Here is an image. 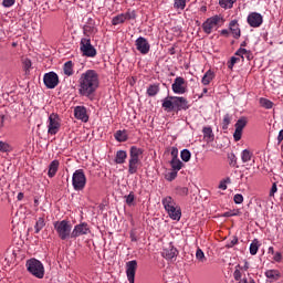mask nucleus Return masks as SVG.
Returning <instances> with one entry per match:
<instances>
[{
	"label": "nucleus",
	"mask_w": 283,
	"mask_h": 283,
	"mask_svg": "<svg viewBox=\"0 0 283 283\" xmlns=\"http://www.w3.org/2000/svg\"><path fill=\"white\" fill-rule=\"evenodd\" d=\"M247 117H241L237 120L234 127L235 130L233 133V138L235 143L242 140V132L244 130V127H247Z\"/></svg>",
	"instance_id": "nucleus-11"
},
{
	"label": "nucleus",
	"mask_w": 283,
	"mask_h": 283,
	"mask_svg": "<svg viewBox=\"0 0 283 283\" xmlns=\"http://www.w3.org/2000/svg\"><path fill=\"white\" fill-rule=\"evenodd\" d=\"M179 195L180 196H188L189 195V188H187V187L179 188Z\"/></svg>",
	"instance_id": "nucleus-50"
},
{
	"label": "nucleus",
	"mask_w": 283,
	"mask_h": 283,
	"mask_svg": "<svg viewBox=\"0 0 283 283\" xmlns=\"http://www.w3.org/2000/svg\"><path fill=\"white\" fill-rule=\"evenodd\" d=\"M233 200L235 205H242V202H244V197L241 193H237L234 195Z\"/></svg>",
	"instance_id": "nucleus-45"
},
{
	"label": "nucleus",
	"mask_w": 283,
	"mask_h": 283,
	"mask_svg": "<svg viewBox=\"0 0 283 283\" xmlns=\"http://www.w3.org/2000/svg\"><path fill=\"white\" fill-rule=\"evenodd\" d=\"M115 139L118 143H125L127 140V133L125 130H117L115 134Z\"/></svg>",
	"instance_id": "nucleus-34"
},
{
	"label": "nucleus",
	"mask_w": 283,
	"mask_h": 283,
	"mask_svg": "<svg viewBox=\"0 0 283 283\" xmlns=\"http://www.w3.org/2000/svg\"><path fill=\"white\" fill-rule=\"evenodd\" d=\"M140 156H143V148L136 146L130 147L128 160V174L134 175L138 172L140 165Z\"/></svg>",
	"instance_id": "nucleus-3"
},
{
	"label": "nucleus",
	"mask_w": 283,
	"mask_h": 283,
	"mask_svg": "<svg viewBox=\"0 0 283 283\" xmlns=\"http://www.w3.org/2000/svg\"><path fill=\"white\" fill-rule=\"evenodd\" d=\"M274 262H282V253L276 252L273 258Z\"/></svg>",
	"instance_id": "nucleus-52"
},
{
	"label": "nucleus",
	"mask_w": 283,
	"mask_h": 283,
	"mask_svg": "<svg viewBox=\"0 0 283 283\" xmlns=\"http://www.w3.org/2000/svg\"><path fill=\"white\" fill-rule=\"evenodd\" d=\"M43 82L48 90H54L59 85V75L55 72L44 74Z\"/></svg>",
	"instance_id": "nucleus-10"
},
{
	"label": "nucleus",
	"mask_w": 283,
	"mask_h": 283,
	"mask_svg": "<svg viewBox=\"0 0 283 283\" xmlns=\"http://www.w3.org/2000/svg\"><path fill=\"white\" fill-rule=\"evenodd\" d=\"M220 23H224V19L221 15H213L202 23V30L206 34H211L213 30H218Z\"/></svg>",
	"instance_id": "nucleus-7"
},
{
	"label": "nucleus",
	"mask_w": 283,
	"mask_h": 283,
	"mask_svg": "<svg viewBox=\"0 0 283 283\" xmlns=\"http://www.w3.org/2000/svg\"><path fill=\"white\" fill-rule=\"evenodd\" d=\"M181 160H184V163H189V160H191V151H189V149H184L181 150Z\"/></svg>",
	"instance_id": "nucleus-38"
},
{
	"label": "nucleus",
	"mask_w": 283,
	"mask_h": 283,
	"mask_svg": "<svg viewBox=\"0 0 283 283\" xmlns=\"http://www.w3.org/2000/svg\"><path fill=\"white\" fill-rule=\"evenodd\" d=\"M45 227V219L43 217H40L34 226L35 233H40L43 228Z\"/></svg>",
	"instance_id": "nucleus-31"
},
{
	"label": "nucleus",
	"mask_w": 283,
	"mask_h": 283,
	"mask_svg": "<svg viewBox=\"0 0 283 283\" xmlns=\"http://www.w3.org/2000/svg\"><path fill=\"white\" fill-rule=\"evenodd\" d=\"M219 189H222L223 191H226V189H227V181H220Z\"/></svg>",
	"instance_id": "nucleus-54"
},
{
	"label": "nucleus",
	"mask_w": 283,
	"mask_h": 283,
	"mask_svg": "<svg viewBox=\"0 0 283 283\" xmlns=\"http://www.w3.org/2000/svg\"><path fill=\"white\" fill-rule=\"evenodd\" d=\"M161 107L165 112H182L189 109V101L185 97L168 96L164 98Z\"/></svg>",
	"instance_id": "nucleus-2"
},
{
	"label": "nucleus",
	"mask_w": 283,
	"mask_h": 283,
	"mask_svg": "<svg viewBox=\"0 0 283 283\" xmlns=\"http://www.w3.org/2000/svg\"><path fill=\"white\" fill-rule=\"evenodd\" d=\"M221 36H229V30L223 29L220 31Z\"/></svg>",
	"instance_id": "nucleus-55"
},
{
	"label": "nucleus",
	"mask_w": 283,
	"mask_h": 283,
	"mask_svg": "<svg viewBox=\"0 0 283 283\" xmlns=\"http://www.w3.org/2000/svg\"><path fill=\"white\" fill-rule=\"evenodd\" d=\"M90 233V226L87 223L76 224L71 232V238H81V235H87Z\"/></svg>",
	"instance_id": "nucleus-17"
},
{
	"label": "nucleus",
	"mask_w": 283,
	"mask_h": 283,
	"mask_svg": "<svg viewBox=\"0 0 283 283\" xmlns=\"http://www.w3.org/2000/svg\"><path fill=\"white\" fill-rule=\"evenodd\" d=\"M72 185L75 191H83V189H85V185H87V177H85V171L83 169L74 171Z\"/></svg>",
	"instance_id": "nucleus-6"
},
{
	"label": "nucleus",
	"mask_w": 283,
	"mask_h": 283,
	"mask_svg": "<svg viewBox=\"0 0 283 283\" xmlns=\"http://www.w3.org/2000/svg\"><path fill=\"white\" fill-rule=\"evenodd\" d=\"M135 45L138 52H140V54H149V50H151V45H149V42L147 41V39L143 36H139L135 41Z\"/></svg>",
	"instance_id": "nucleus-16"
},
{
	"label": "nucleus",
	"mask_w": 283,
	"mask_h": 283,
	"mask_svg": "<svg viewBox=\"0 0 283 283\" xmlns=\"http://www.w3.org/2000/svg\"><path fill=\"white\" fill-rule=\"evenodd\" d=\"M171 156H172V158H178V148H176V147L171 148Z\"/></svg>",
	"instance_id": "nucleus-53"
},
{
	"label": "nucleus",
	"mask_w": 283,
	"mask_h": 283,
	"mask_svg": "<svg viewBox=\"0 0 283 283\" xmlns=\"http://www.w3.org/2000/svg\"><path fill=\"white\" fill-rule=\"evenodd\" d=\"M23 198H24L23 192H19V193H18V200H23Z\"/></svg>",
	"instance_id": "nucleus-57"
},
{
	"label": "nucleus",
	"mask_w": 283,
	"mask_h": 283,
	"mask_svg": "<svg viewBox=\"0 0 283 283\" xmlns=\"http://www.w3.org/2000/svg\"><path fill=\"white\" fill-rule=\"evenodd\" d=\"M59 160H53L51 161V164L49 165V171H48V176L49 178H54L56 176V171H59Z\"/></svg>",
	"instance_id": "nucleus-26"
},
{
	"label": "nucleus",
	"mask_w": 283,
	"mask_h": 283,
	"mask_svg": "<svg viewBox=\"0 0 283 283\" xmlns=\"http://www.w3.org/2000/svg\"><path fill=\"white\" fill-rule=\"evenodd\" d=\"M231 216H240L239 210H237L235 212H232Z\"/></svg>",
	"instance_id": "nucleus-62"
},
{
	"label": "nucleus",
	"mask_w": 283,
	"mask_h": 283,
	"mask_svg": "<svg viewBox=\"0 0 283 283\" xmlns=\"http://www.w3.org/2000/svg\"><path fill=\"white\" fill-rule=\"evenodd\" d=\"M174 7L177 10H185V8L187 7V0H176Z\"/></svg>",
	"instance_id": "nucleus-41"
},
{
	"label": "nucleus",
	"mask_w": 283,
	"mask_h": 283,
	"mask_svg": "<svg viewBox=\"0 0 283 283\" xmlns=\"http://www.w3.org/2000/svg\"><path fill=\"white\" fill-rule=\"evenodd\" d=\"M275 193H277V184H273L272 188L270 190V196L271 197L275 196Z\"/></svg>",
	"instance_id": "nucleus-51"
},
{
	"label": "nucleus",
	"mask_w": 283,
	"mask_h": 283,
	"mask_svg": "<svg viewBox=\"0 0 283 283\" xmlns=\"http://www.w3.org/2000/svg\"><path fill=\"white\" fill-rule=\"evenodd\" d=\"M240 61V57L232 56L231 60L228 62L229 70H233V65H235Z\"/></svg>",
	"instance_id": "nucleus-47"
},
{
	"label": "nucleus",
	"mask_w": 283,
	"mask_h": 283,
	"mask_svg": "<svg viewBox=\"0 0 283 283\" xmlns=\"http://www.w3.org/2000/svg\"><path fill=\"white\" fill-rule=\"evenodd\" d=\"M74 116L77 120H83V123H87V120H90L85 106H76L74 108Z\"/></svg>",
	"instance_id": "nucleus-18"
},
{
	"label": "nucleus",
	"mask_w": 283,
	"mask_h": 283,
	"mask_svg": "<svg viewBox=\"0 0 283 283\" xmlns=\"http://www.w3.org/2000/svg\"><path fill=\"white\" fill-rule=\"evenodd\" d=\"M161 255L166 260H174V258L178 255V249L174 248V245L169 243V245L163 250Z\"/></svg>",
	"instance_id": "nucleus-19"
},
{
	"label": "nucleus",
	"mask_w": 283,
	"mask_h": 283,
	"mask_svg": "<svg viewBox=\"0 0 283 283\" xmlns=\"http://www.w3.org/2000/svg\"><path fill=\"white\" fill-rule=\"evenodd\" d=\"M265 277H268V280H271L272 282H277V280L282 277V274L277 270H268L265 271Z\"/></svg>",
	"instance_id": "nucleus-24"
},
{
	"label": "nucleus",
	"mask_w": 283,
	"mask_h": 283,
	"mask_svg": "<svg viewBox=\"0 0 283 283\" xmlns=\"http://www.w3.org/2000/svg\"><path fill=\"white\" fill-rule=\"evenodd\" d=\"M229 125H231V115L226 114L222 120V129H229Z\"/></svg>",
	"instance_id": "nucleus-40"
},
{
	"label": "nucleus",
	"mask_w": 283,
	"mask_h": 283,
	"mask_svg": "<svg viewBox=\"0 0 283 283\" xmlns=\"http://www.w3.org/2000/svg\"><path fill=\"white\" fill-rule=\"evenodd\" d=\"M80 50L84 56L94 59L96 56V49L92 45V40L83 38L80 43Z\"/></svg>",
	"instance_id": "nucleus-8"
},
{
	"label": "nucleus",
	"mask_w": 283,
	"mask_h": 283,
	"mask_svg": "<svg viewBox=\"0 0 283 283\" xmlns=\"http://www.w3.org/2000/svg\"><path fill=\"white\" fill-rule=\"evenodd\" d=\"M239 283H249V280H248L247 277L240 279V280H239Z\"/></svg>",
	"instance_id": "nucleus-58"
},
{
	"label": "nucleus",
	"mask_w": 283,
	"mask_h": 283,
	"mask_svg": "<svg viewBox=\"0 0 283 283\" xmlns=\"http://www.w3.org/2000/svg\"><path fill=\"white\" fill-rule=\"evenodd\" d=\"M63 72L65 76H73L74 75V63L72 61H67L63 65Z\"/></svg>",
	"instance_id": "nucleus-28"
},
{
	"label": "nucleus",
	"mask_w": 283,
	"mask_h": 283,
	"mask_svg": "<svg viewBox=\"0 0 283 283\" xmlns=\"http://www.w3.org/2000/svg\"><path fill=\"white\" fill-rule=\"evenodd\" d=\"M27 271L33 275V277H38V280H43L45 277V266L43 263L36 259H30L27 261Z\"/></svg>",
	"instance_id": "nucleus-4"
},
{
	"label": "nucleus",
	"mask_w": 283,
	"mask_h": 283,
	"mask_svg": "<svg viewBox=\"0 0 283 283\" xmlns=\"http://www.w3.org/2000/svg\"><path fill=\"white\" fill-rule=\"evenodd\" d=\"M253 158V153L249 149H244L241 154V160L242 163H249Z\"/></svg>",
	"instance_id": "nucleus-35"
},
{
	"label": "nucleus",
	"mask_w": 283,
	"mask_h": 283,
	"mask_svg": "<svg viewBox=\"0 0 283 283\" xmlns=\"http://www.w3.org/2000/svg\"><path fill=\"white\" fill-rule=\"evenodd\" d=\"M130 19H136L135 11H127L126 13H120L112 19V25H120L126 21H130Z\"/></svg>",
	"instance_id": "nucleus-12"
},
{
	"label": "nucleus",
	"mask_w": 283,
	"mask_h": 283,
	"mask_svg": "<svg viewBox=\"0 0 283 283\" xmlns=\"http://www.w3.org/2000/svg\"><path fill=\"white\" fill-rule=\"evenodd\" d=\"M259 249H260V243H259L258 239H254L252 241V243L250 244V253H251V255H256Z\"/></svg>",
	"instance_id": "nucleus-36"
},
{
	"label": "nucleus",
	"mask_w": 283,
	"mask_h": 283,
	"mask_svg": "<svg viewBox=\"0 0 283 283\" xmlns=\"http://www.w3.org/2000/svg\"><path fill=\"white\" fill-rule=\"evenodd\" d=\"M259 103H260L261 107H264V109H273V102H271L268 98L261 97L259 99Z\"/></svg>",
	"instance_id": "nucleus-33"
},
{
	"label": "nucleus",
	"mask_w": 283,
	"mask_h": 283,
	"mask_svg": "<svg viewBox=\"0 0 283 283\" xmlns=\"http://www.w3.org/2000/svg\"><path fill=\"white\" fill-rule=\"evenodd\" d=\"M247 21L250 28H260V25H262V23L264 22V18L258 12H251L248 15Z\"/></svg>",
	"instance_id": "nucleus-15"
},
{
	"label": "nucleus",
	"mask_w": 283,
	"mask_h": 283,
	"mask_svg": "<svg viewBox=\"0 0 283 283\" xmlns=\"http://www.w3.org/2000/svg\"><path fill=\"white\" fill-rule=\"evenodd\" d=\"M137 269H138V262L136 260H133L126 263V275L129 283L135 282Z\"/></svg>",
	"instance_id": "nucleus-13"
},
{
	"label": "nucleus",
	"mask_w": 283,
	"mask_h": 283,
	"mask_svg": "<svg viewBox=\"0 0 283 283\" xmlns=\"http://www.w3.org/2000/svg\"><path fill=\"white\" fill-rule=\"evenodd\" d=\"M170 165L174 171H180L182 169V161L178 158H172Z\"/></svg>",
	"instance_id": "nucleus-32"
},
{
	"label": "nucleus",
	"mask_w": 283,
	"mask_h": 283,
	"mask_svg": "<svg viewBox=\"0 0 283 283\" xmlns=\"http://www.w3.org/2000/svg\"><path fill=\"white\" fill-rule=\"evenodd\" d=\"M6 120V115H1V127H3V122Z\"/></svg>",
	"instance_id": "nucleus-61"
},
{
	"label": "nucleus",
	"mask_w": 283,
	"mask_h": 283,
	"mask_svg": "<svg viewBox=\"0 0 283 283\" xmlns=\"http://www.w3.org/2000/svg\"><path fill=\"white\" fill-rule=\"evenodd\" d=\"M172 92L175 94H186L187 92V81H185V77H176L175 82L171 85Z\"/></svg>",
	"instance_id": "nucleus-14"
},
{
	"label": "nucleus",
	"mask_w": 283,
	"mask_h": 283,
	"mask_svg": "<svg viewBox=\"0 0 283 283\" xmlns=\"http://www.w3.org/2000/svg\"><path fill=\"white\" fill-rule=\"evenodd\" d=\"M178 178V170H172L166 175V180L171 182V180H176Z\"/></svg>",
	"instance_id": "nucleus-43"
},
{
	"label": "nucleus",
	"mask_w": 283,
	"mask_h": 283,
	"mask_svg": "<svg viewBox=\"0 0 283 283\" xmlns=\"http://www.w3.org/2000/svg\"><path fill=\"white\" fill-rule=\"evenodd\" d=\"M233 277L235 282H240V280H242V272H240V270L237 269L233 273Z\"/></svg>",
	"instance_id": "nucleus-49"
},
{
	"label": "nucleus",
	"mask_w": 283,
	"mask_h": 283,
	"mask_svg": "<svg viewBox=\"0 0 283 283\" xmlns=\"http://www.w3.org/2000/svg\"><path fill=\"white\" fill-rule=\"evenodd\" d=\"M125 199H126V205H128V207H132V205H134V200H136L134 191H130L128 196H125Z\"/></svg>",
	"instance_id": "nucleus-42"
},
{
	"label": "nucleus",
	"mask_w": 283,
	"mask_h": 283,
	"mask_svg": "<svg viewBox=\"0 0 283 283\" xmlns=\"http://www.w3.org/2000/svg\"><path fill=\"white\" fill-rule=\"evenodd\" d=\"M101 82L98 80V73L95 70H87L82 73L78 80V94L86 98H92L96 94Z\"/></svg>",
	"instance_id": "nucleus-1"
},
{
	"label": "nucleus",
	"mask_w": 283,
	"mask_h": 283,
	"mask_svg": "<svg viewBox=\"0 0 283 283\" xmlns=\"http://www.w3.org/2000/svg\"><path fill=\"white\" fill-rule=\"evenodd\" d=\"M158 92H160V87L156 84H153L147 88L148 96H156Z\"/></svg>",
	"instance_id": "nucleus-37"
},
{
	"label": "nucleus",
	"mask_w": 283,
	"mask_h": 283,
	"mask_svg": "<svg viewBox=\"0 0 283 283\" xmlns=\"http://www.w3.org/2000/svg\"><path fill=\"white\" fill-rule=\"evenodd\" d=\"M31 67H32V61L30 59H24L23 69L25 70V72H29Z\"/></svg>",
	"instance_id": "nucleus-46"
},
{
	"label": "nucleus",
	"mask_w": 283,
	"mask_h": 283,
	"mask_svg": "<svg viewBox=\"0 0 283 283\" xmlns=\"http://www.w3.org/2000/svg\"><path fill=\"white\" fill-rule=\"evenodd\" d=\"M237 56H241L242 61H244V59H247L248 61H252L253 60V53H251V51H248L247 49H239L235 52Z\"/></svg>",
	"instance_id": "nucleus-25"
},
{
	"label": "nucleus",
	"mask_w": 283,
	"mask_h": 283,
	"mask_svg": "<svg viewBox=\"0 0 283 283\" xmlns=\"http://www.w3.org/2000/svg\"><path fill=\"white\" fill-rule=\"evenodd\" d=\"M238 0H219L220 8H223L224 10H231L233 8V3H235Z\"/></svg>",
	"instance_id": "nucleus-30"
},
{
	"label": "nucleus",
	"mask_w": 283,
	"mask_h": 283,
	"mask_svg": "<svg viewBox=\"0 0 283 283\" xmlns=\"http://www.w3.org/2000/svg\"><path fill=\"white\" fill-rule=\"evenodd\" d=\"M15 2L17 0H3L2 6L3 8H12V6H14Z\"/></svg>",
	"instance_id": "nucleus-48"
},
{
	"label": "nucleus",
	"mask_w": 283,
	"mask_h": 283,
	"mask_svg": "<svg viewBox=\"0 0 283 283\" xmlns=\"http://www.w3.org/2000/svg\"><path fill=\"white\" fill-rule=\"evenodd\" d=\"M169 218H171V220H180V218L182 217V211L180 210V207H178V205L172 206V208L166 210Z\"/></svg>",
	"instance_id": "nucleus-21"
},
{
	"label": "nucleus",
	"mask_w": 283,
	"mask_h": 283,
	"mask_svg": "<svg viewBox=\"0 0 283 283\" xmlns=\"http://www.w3.org/2000/svg\"><path fill=\"white\" fill-rule=\"evenodd\" d=\"M243 269L244 271H249V262L245 261Z\"/></svg>",
	"instance_id": "nucleus-60"
},
{
	"label": "nucleus",
	"mask_w": 283,
	"mask_h": 283,
	"mask_svg": "<svg viewBox=\"0 0 283 283\" xmlns=\"http://www.w3.org/2000/svg\"><path fill=\"white\" fill-rule=\"evenodd\" d=\"M196 259L199 262H207V256H205V252L202 251V249H200V248L197 249Z\"/></svg>",
	"instance_id": "nucleus-39"
},
{
	"label": "nucleus",
	"mask_w": 283,
	"mask_h": 283,
	"mask_svg": "<svg viewBox=\"0 0 283 283\" xmlns=\"http://www.w3.org/2000/svg\"><path fill=\"white\" fill-rule=\"evenodd\" d=\"M125 160H127V151L118 150L115 157L116 165H124Z\"/></svg>",
	"instance_id": "nucleus-29"
},
{
	"label": "nucleus",
	"mask_w": 283,
	"mask_h": 283,
	"mask_svg": "<svg viewBox=\"0 0 283 283\" xmlns=\"http://www.w3.org/2000/svg\"><path fill=\"white\" fill-rule=\"evenodd\" d=\"M229 30L233 39H240V36H242V31L240 30V23H238V20L230 21Z\"/></svg>",
	"instance_id": "nucleus-20"
},
{
	"label": "nucleus",
	"mask_w": 283,
	"mask_h": 283,
	"mask_svg": "<svg viewBox=\"0 0 283 283\" xmlns=\"http://www.w3.org/2000/svg\"><path fill=\"white\" fill-rule=\"evenodd\" d=\"M10 150H11V148H10V145L8 143L0 142V151L8 153Z\"/></svg>",
	"instance_id": "nucleus-44"
},
{
	"label": "nucleus",
	"mask_w": 283,
	"mask_h": 283,
	"mask_svg": "<svg viewBox=\"0 0 283 283\" xmlns=\"http://www.w3.org/2000/svg\"><path fill=\"white\" fill-rule=\"evenodd\" d=\"M224 217H226V218L231 217V212H226V213H224Z\"/></svg>",
	"instance_id": "nucleus-63"
},
{
	"label": "nucleus",
	"mask_w": 283,
	"mask_h": 283,
	"mask_svg": "<svg viewBox=\"0 0 283 283\" xmlns=\"http://www.w3.org/2000/svg\"><path fill=\"white\" fill-rule=\"evenodd\" d=\"M59 129H61V119L59 118L57 114H51L49 116V130L48 134L54 136L59 134Z\"/></svg>",
	"instance_id": "nucleus-9"
},
{
	"label": "nucleus",
	"mask_w": 283,
	"mask_h": 283,
	"mask_svg": "<svg viewBox=\"0 0 283 283\" xmlns=\"http://www.w3.org/2000/svg\"><path fill=\"white\" fill-rule=\"evenodd\" d=\"M213 78H216V73L211 70H208L202 80H201V83L202 85H209V83H211V81H213Z\"/></svg>",
	"instance_id": "nucleus-27"
},
{
	"label": "nucleus",
	"mask_w": 283,
	"mask_h": 283,
	"mask_svg": "<svg viewBox=\"0 0 283 283\" xmlns=\"http://www.w3.org/2000/svg\"><path fill=\"white\" fill-rule=\"evenodd\" d=\"M54 229L60 240H70L72 238V224L67 220L56 221Z\"/></svg>",
	"instance_id": "nucleus-5"
},
{
	"label": "nucleus",
	"mask_w": 283,
	"mask_h": 283,
	"mask_svg": "<svg viewBox=\"0 0 283 283\" xmlns=\"http://www.w3.org/2000/svg\"><path fill=\"white\" fill-rule=\"evenodd\" d=\"M250 283H255V280L251 279V280H250Z\"/></svg>",
	"instance_id": "nucleus-64"
},
{
	"label": "nucleus",
	"mask_w": 283,
	"mask_h": 283,
	"mask_svg": "<svg viewBox=\"0 0 283 283\" xmlns=\"http://www.w3.org/2000/svg\"><path fill=\"white\" fill-rule=\"evenodd\" d=\"M269 253H271L272 255H275V250H273V247L269 248Z\"/></svg>",
	"instance_id": "nucleus-59"
},
{
	"label": "nucleus",
	"mask_w": 283,
	"mask_h": 283,
	"mask_svg": "<svg viewBox=\"0 0 283 283\" xmlns=\"http://www.w3.org/2000/svg\"><path fill=\"white\" fill-rule=\"evenodd\" d=\"M202 134L206 143H213V140H216V135L213 134V128H211V126H205L202 128Z\"/></svg>",
	"instance_id": "nucleus-22"
},
{
	"label": "nucleus",
	"mask_w": 283,
	"mask_h": 283,
	"mask_svg": "<svg viewBox=\"0 0 283 283\" xmlns=\"http://www.w3.org/2000/svg\"><path fill=\"white\" fill-rule=\"evenodd\" d=\"M161 205H164L165 211H168L169 209H174L177 203L171 196H167L161 200Z\"/></svg>",
	"instance_id": "nucleus-23"
},
{
	"label": "nucleus",
	"mask_w": 283,
	"mask_h": 283,
	"mask_svg": "<svg viewBox=\"0 0 283 283\" xmlns=\"http://www.w3.org/2000/svg\"><path fill=\"white\" fill-rule=\"evenodd\" d=\"M277 140H279V143H282V140H283V129L280 130L279 136H277Z\"/></svg>",
	"instance_id": "nucleus-56"
}]
</instances>
